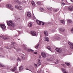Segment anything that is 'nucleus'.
Segmentation results:
<instances>
[{"label":"nucleus","instance_id":"1","mask_svg":"<svg viewBox=\"0 0 73 73\" xmlns=\"http://www.w3.org/2000/svg\"><path fill=\"white\" fill-rule=\"evenodd\" d=\"M7 24L8 25H9V26L12 27L13 28L14 27H15V24L14 23H13L11 21L8 22L7 23Z\"/></svg>","mask_w":73,"mask_h":73},{"label":"nucleus","instance_id":"2","mask_svg":"<svg viewBox=\"0 0 73 73\" xmlns=\"http://www.w3.org/2000/svg\"><path fill=\"white\" fill-rule=\"evenodd\" d=\"M15 8L17 9H19L20 10H21L23 9V7L20 6H19L17 5H16L15 6Z\"/></svg>","mask_w":73,"mask_h":73},{"label":"nucleus","instance_id":"3","mask_svg":"<svg viewBox=\"0 0 73 73\" xmlns=\"http://www.w3.org/2000/svg\"><path fill=\"white\" fill-rule=\"evenodd\" d=\"M55 50L58 53H61L62 52V49L60 48H56Z\"/></svg>","mask_w":73,"mask_h":73},{"label":"nucleus","instance_id":"4","mask_svg":"<svg viewBox=\"0 0 73 73\" xmlns=\"http://www.w3.org/2000/svg\"><path fill=\"white\" fill-rule=\"evenodd\" d=\"M0 27L2 29H4L6 27H5V26L3 24H0Z\"/></svg>","mask_w":73,"mask_h":73},{"label":"nucleus","instance_id":"5","mask_svg":"<svg viewBox=\"0 0 73 73\" xmlns=\"http://www.w3.org/2000/svg\"><path fill=\"white\" fill-rule=\"evenodd\" d=\"M26 15H27L28 17H31L32 16L31 13L27 11L26 12Z\"/></svg>","mask_w":73,"mask_h":73},{"label":"nucleus","instance_id":"6","mask_svg":"<svg viewBox=\"0 0 73 73\" xmlns=\"http://www.w3.org/2000/svg\"><path fill=\"white\" fill-rule=\"evenodd\" d=\"M41 54L42 57L44 58H45L46 57V54L44 52H42Z\"/></svg>","mask_w":73,"mask_h":73},{"label":"nucleus","instance_id":"7","mask_svg":"<svg viewBox=\"0 0 73 73\" xmlns=\"http://www.w3.org/2000/svg\"><path fill=\"white\" fill-rule=\"evenodd\" d=\"M68 9L70 11H73V7L72 6H70L68 8Z\"/></svg>","mask_w":73,"mask_h":73},{"label":"nucleus","instance_id":"8","mask_svg":"<svg viewBox=\"0 0 73 73\" xmlns=\"http://www.w3.org/2000/svg\"><path fill=\"white\" fill-rule=\"evenodd\" d=\"M20 19V18L18 17H16L15 18V22H18Z\"/></svg>","mask_w":73,"mask_h":73},{"label":"nucleus","instance_id":"9","mask_svg":"<svg viewBox=\"0 0 73 73\" xmlns=\"http://www.w3.org/2000/svg\"><path fill=\"white\" fill-rule=\"evenodd\" d=\"M31 33L33 36H36V33L33 31H32Z\"/></svg>","mask_w":73,"mask_h":73},{"label":"nucleus","instance_id":"10","mask_svg":"<svg viewBox=\"0 0 73 73\" xmlns=\"http://www.w3.org/2000/svg\"><path fill=\"white\" fill-rule=\"evenodd\" d=\"M68 44L69 45H71L70 48L71 49H73V44L71 42H68Z\"/></svg>","mask_w":73,"mask_h":73},{"label":"nucleus","instance_id":"11","mask_svg":"<svg viewBox=\"0 0 73 73\" xmlns=\"http://www.w3.org/2000/svg\"><path fill=\"white\" fill-rule=\"evenodd\" d=\"M62 70L63 73H68V71L65 70L64 68H62Z\"/></svg>","mask_w":73,"mask_h":73},{"label":"nucleus","instance_id":"12","mask_svg":"<svg viewBox=\"0 0 73 73\" xmlns=\"http://www.w3.org/2000/svg\"><path fill=\"white\" fill-rule=\"evenodd\" d=\"M3 38L4 40H8L9 38L7 36H3Z\"/></svg>","mask_w":73,"mask_h":73},{"label":"nucleus","instance_id":"13","mask_svg":"<svg viewBox=\"0 0 73 73\" xmlns=\"http://www.w3.org/2000/svg\"><path fill=\"white\" fill-rule=\"evenodd\" d=\"M54 39L58 40H60L61 38L58 36H56L54 38Z\"/></svg>","mask_w":73,"mask_h":73},{"label":"nucleus","instance_id":"14","mask_svg":"<svg viewBox=\"0 0 73 73\" xmlns=\"http://www.w3.org/2000/svg\"><path fill=\"white\" fill-rule=\"evenodd\" d=\"M67 21V23L68 24H70V23H72V21L69 19H66Z\"/></svg>","mask_w":73,"mask_h":73},{"label":"nucleus","instance_id":"15","mask_svg":"<svg viewBox=\"0 0 73 73\" xmlns=\"http://www.w3.org/2000/svg\"><path fill=\"white\" fill-rule=\"evenodd\" d=\"M37 4L38 5H40L42 4V2L41 1H39L36 2Z\"/></svg>","mask_w":73,"mask_h":73},{"label":"nucleus","instance_id":"16","mask_svg":"<svg viewBox=\"0 0 73 73\" xmlns=\"http://www.w3.org/2000/svg\"><path fill=\"white\" fill-rule=\"evenodd\" d=\"M44 34L46 36H48V33L47 32V31H45L44 32Z\"/></svg>","mask_w":73,"mask_h":73},{"label":"nucleus","instance_id":"17","mask_svg":"<svg viewBox=\"0 0 73 73\" xmlns=\"http://www.w3.org/2000/svg\"><path fill=\"white\" fill-rule=\"evenodd\" d=\"M60 23L62 24H64V25H65V21L63 20H60Z\"/></svg>","mask_w":73,"mask_h":73},{"label":"nucleus","instance_id":"18","mask_svg":"<svg viewBox=\"0 0 73 73\" xmlns=\"http://www.w3.org/2000/svg\"><path fill=\"white\" fill-rule=\"evenodd\" d=\"M31 4L33 7H35V2H34L33 1H32L31 2Z\"/></svg>","mask_w":73,"mask_h":73},{"label":"nucleus","instance_id":"19","mask_svg":"<svg viewBox=\"0 0 73 73\" xmlns=\"http://www.w3.org/2000/svg\"><path fill=\"white\" fill-rule=\"evenodd\" d=\"M45 40L46 41H49V38H48V37L46 36L45 37Z\"/></svg>","mask_w":73,"mask_h":73},{"label":"nucleus","instance_id":"20","mask_svg":"<svg viewBox=\"0 0 73 73\" xmlns=\"http://www.w3.org/2000/svg\"><path fill=\"white\" fill-rule=\"evenodd\" d=\"M60 31L61 32H64L65 31V29L64 28H61L60 29Z\"/></svg>","mask_w":73,"mask_h":73},{"label":"nucleus","instance_id":"21","mask_svg":"<svg viewBox=\"0 0 73 73\" xmlns=\"http://www.w3.org/2000/svg\"><path fill=\"white\" fill-rule=\"evenodd\" d=\"M30 69L31 70H34V67L32 66H30Z\"/></svg>","mask_w":73,"mask_h":73},{"label":"nucleus","instance_id":"22","mask_svg":"<svg viewBox=\"0 0 73 73\" xmlns=\"http://www.w3.org/2000/svg\"><path fill=\"white\" fill-rule=\"evenodd\" d=\"M10 70L11 71H15V70H16V68L14 67L13 68L11 69Z\"/></svg>","mask_w":73,"mask_h":73},{"label":"nucleus","instance_id":"23","mask_svg":"<svg viewBox=\"0 0 73 73\" xmlns=\"http://www.w3.org/2000/svg\"><path fill=\"white\" fill-rule=\"evenodd\" d=\"M28 26L29 27H32V23H30L28 25Z\"/></svg>","mask_w":73,"mask_h":73},{"label":"nucleus","instance_id":"24","mask_svg":"<svg viewBox=\"0 0 73 73\" xmlns=\"http://www.w3.org/2000/svg\"><path fill=\"white\" fill-rule=\"evenodd\" d=\"M36 21L37 23H38V25H40V23H41V21L39 20H36Z\"/></svg>","mask_w":73,"mask_h":73},{"label":"nucleus","instance_id":"25","mask_svg":"<svg viewBox=\"0 0 73 73\" xmlns=\"http://www.w3.org/2000/svg\"><path fill=\"white\" fill-rule=\"evenodd\" d=\"M10 9H11V10H13V7L12 6V5H11V7H10V8H9Z\"/></svg>","mask_w":73,"mask_h":73},{"label":"nucleus","instance_id":"26","mask_svg":"<svg viewBox=\"0 0 73 73\" xmlns=\"http://www.w3.org/2000/svg\"><path fill=\"white\" fill-rule=\"evenodd\" d=\"M39 45H40V44L38 43V44H37L36 46H35V48H36V49H37V48H38V46H39Z\"/></svg>","mask_w":73,"mask_h":73},{"label":"nucleus","instance_id":"27","mask_svg":"<svg viewBox=\"0 0 73 73\" xmlns=\"http://www.w3.org/2000/svg\"><path fill=\"white\" fill-rule=\"evenodd\" d=\"M23 67L22 66H21L19 67V70H23Z\"/></svg>","mask_w":73,"mask_h":73},{"label":"nucleus","instance_id":"28","mask_svg":"<svg viewBox=\"0 0 73 73\" xmlns=\"http://www.w3.org/2000/svg\"><path fill=\"white\" fill-rule=\"evenodd\" d=\"M46 48H47V49H48V50H49L51 51V48H50V46H48Z\"/></svg>","mask_w":73,"mask_h":73},{"label":"nucleus","instance_id":"29","mask_svg":"<svg viewBox=\"0 0 73 73\" xmlns=\"http://www.w3.org/2000/svg\"><path fill=\"white\" fill-rule=\"evenodd\" d=\"M11 5H9V4H7V8H10L11 6Z\"/></svg>","mask_w":73,"mask_h":73},{"label":"nucleus","instance_id":"30","mask_svg":"<svg viewBox=\"0 0 73 73\" xmlns=\"http://www.w3.org/2000/svg\"><path fill=\"white\" fill-rule=\"evenodd\" d=\"M39 25H44V23L42 22L41 21Z\"/></svg>","mask_w":73,"mask_h":73},{"label":"nucleus","instance_id":"31","mask_svg":"<svg viewBox=\"0 0 73 73\" xmlns=\"http://www.w3.org/2000/svg\"><path fill=\"white\" fill-rule=\"evenodd\" d=\"M39 9H40L41 11V12H43V11H44V9H42V8H41V7H40L39 8Z\"/></svg>","mask_w":73,"mask_h":73},{"label":"nucleus","instance_id":"32","mask_svg":"<svg viewBox=\"0 0 73 73\" xmlns=\"http://www.w3.org/2000/svg\"><path fill=\"white\" fill-rule=\"evenodd\" d=\"M65 64L66 65H67L68 66H69V65H70V63L67 62H66Z\"/></svg>","mask_w":73,"mask_h":73},{"label":"nucleus","instance_id":"33","mask_svg":"<svg viewBox=\"0 0 73 73\" xmlns=\"http://www.w3.org/2000/svg\"><path fill=\"white\" fill-rule=\"evenodd\" d=\"M26 57V56L25 55H23L22 57V58L23 59V60H24L25 58Z\"/></svg>","mask_w":73,"mask_h":73},{"label":"nucleus","instance_id":"34","mask_svg":"<svg viewBox=\"0 0 73 73\" xmlns=\"http://www.w3.org/2000/svg\"><path fill=\"white\" fill-rule=\"evenodd\" d=\"M53 11L54 12H57V9H54L53 10Z\"/></svg>","mask_w":73,"mask_h":73},{"label":"nucleus","instance_id":"35","mask_svg":"<svg viewBox=\"0 0 73 73\" xmlns=\"http://www.w3.org/2000/svg\"><path fill=\"white\" fill-rule=\"evenodd\" d=\"M41 65V63H40V62L38 61V62L37 63V65H38V66H40V65Z\"/></svg>","mask_w":73,"mask_h":73},{"label":"nucleus","instance_id":"36","mask_svg":"<svg viewBox=\"0 0 73 73\" xmlns=\"http://www.w3.org/2000/svg\"><path fill=\"white\" fill-rule=\"evenodd\" d=\"M14 46V45L11 44L10 45V48H13Z\"/></svg>","mask_w":73,"mask_h":73},{"label":"nucleus","instance_id":"37","mask_svg":"<svg viewBox=\"0 0 73 73\" xmlns=\"http://www.w3.org/2000/svg\"><path fill=\"white\" fill-rule=\"evenodd\" d=\"M47 9L49 11H51L52 10V8L50 7L47 8Z\"/></svg>","mask_w":73,"mask_h":73},{"label":"nucleus","instance_id":"38","mask_svg":"<svg viewBox=\"0 0 73 73\" xmlns=\"http://www.w3.org/2000/svg\"><path fill=\"white\" fill-rule=\"evenodd\" d=\"M0 66L1 67H4V65H3L1 63H0Z\"/></svg>","mask_w":73,"mask_h":73},{"label":"nucleus","instance_id":"39","mask_svg":"<svg viewBox=\"0 0 73 73\" xmlns=\"http://www.w3.org/2000/svg\"><path fill=\"white\" fill-rule=\"evenodd\" d=\"M71 33H73V29H71Z\"/></svg>","mask_w":73,"mask_h":73},{"label":"nucleus","instance_id":"40","mask_svg":"<svg viewBox=\"0 0 73 73\" xmlns=\"http://www.w3.org/2000/svg\"><path fill=\"white\" fill-rule=\"evenodd\" d=\"M16 2L17 3H19V4H20V3H21V2H20V1H16Z\"/></svg>","mask_w":73,"mask_h":73},{"label":"nucleus","instance_id":"41","mask_svg":"<svg viewBox=\"0 0 73 73\" xmlns=\"http://www.w3.org/2000/svg\"><path fill=\"white\" fill-rule=\"evenodd\" d=\"M21 61V59H20L19 58H18V59H17V61Z\"/></svg>","mask_w":73,"mask_h":73},{"label":"nucleus","instance_id":"42","mask_svg":"<svg viewBox=\"0 0 73 73\" xmlns=\"http://www.w3.org/2000/svg\"><path fill=\"white\" fill-rule=\"evenodd\" d=\"M54 64H58V60H57L56 61V62H54Z\"/></svg>","mask_w":73,"mask_h":73},{"label":"nucleus","instance_id":"43","mask_svg":"<svg viewBox=\"0 0 73 73\" xmlns=\"http://www.w3.org/2000/svg\"><path fill=\"white\" fill-rule=\"evenodd\" d=\"M11 43H12V44L13 45H14V44H15V43L14 42H11Z\"/></svg>","mask_w":73,"mask_h":73},{"label":"nucleus","instance_id":"44","mask_svg":"<svg viewBox=\"0 0 73 73\" xmlns=\"http://www.w3.org/2000/svg\"><path fill=\"white\" fill-rule=\"evenodd\" d=\"M30 51H31V52H33L34 50H33L30 49Z\"/></svg>","mask_w":73,"mask_h":73},{"label":"nucleus","instance_id":"45","mask_svg":"<svg viewBox=\"0 0 73 73\" xmlns=\"http://www.w3.org/2000/svg\"><path fill=\"white\" fill-rule=\"evenodd\" d=\"M26 3V2L25 1H22V3L23 4H24V3Z\"/></svg>","mask_w":73,"mask_h":73},{"label":"nucleus","instance_id":"46","mask_svg":"<svg viewBox=\"0 0 73 73\" xmlns=\"http://www.w3.org/2000/svg\"><path fill=\"white\" fill-rule=\"evenodd\" d=\"M62 65L63 66H65V65L64 64H62Z\"/></svg>","mask_w":73,"mask_h":73},{"label":"nucleus","instance_id":"47","mask_svg":"<svg viewBox=\"0 0 73 73\" xmlns=\"http://www.w3.org/2000/svg\"><path fill=\"white\" fill-rule=\"evenodd\" d=\"M7 49H9V48L8 47H5Z\"/></svg>","mask_w":73,"mask_h":73},{"label":"nucleus","instance_id":"48","mask_svg":"<svg viewBox=\"0 0 73 73\" xmlns=\"http://www.w3.org/2000/svg\"><path fill=\"white\" fill-rule=\"evenodd\" d=\"M41 71H40L39 70H38V73H41Z\"/></svg>","mask_w":73,"mask_h":73},{"label":"nucleus","instance_id":"49","mask_svg":"<svg viewBox=\"0 0 73 73\" xmlns=\"http://www.w3.org/2000/svg\"><path fill=\"white\" fill-rule=\"evenodd\" d=\"M19 34H21V32L20 31H19Z\"/></svg>","mask_w":73,"mask_h":73},{"label":"nucleus","instance_id":"50","mask_svg":"<svg viewBox=\"0 0 73 73\" xmlns=\"http://www.w3.org/2000/svg\"><path fill=\"white\" fill-rule=\"evenodd\" d=\"M3 36H1L0 37H2L3 38Z\"/></svg>","mask_w":73,"mask_h":73},{"label":"nucleus","instance_id":"51","mask_svg":"<svg viewBox=\"0 0 73 73\" xmlns=\"http://www.w3.org/2000/svg\"><path fill=\"white\" fill-rule=\"evenodd\" d=\"M34 53L35 54H37V52H34Z\"/></svg>","mask_w":73,"mask_h":73},{"label":"nucleus","instance_id":"52","mask_svg":"<svg viewBox=\"0 0 73 73\" xmlns=\"http://www.w3.org/2000/svg\"><path fill=\"white\" fill-rule=\"evenodd\" d=\"M54 29H53L52 30V31L53 32H54Z\"/></svg>","mask_w":73,"mask_h":73},{"label":"nucleus","instance_id":"53","mask_svg":"<svg viewBox=\"0 0 73 73\" xmlns=\"http://www.w3.org/2000/svg\"><path fill=\"white\" fill-rule=\"evenodd\" d=\"M62 4H63V5H65V4L64 3H62Z\"/></svg>","mask_w":73,"mask_h":73},{"label":"nucleus","instance_id":"54","mask_svg":"<svg viewBox=\"0 0 73 73\" xmlns=\"http://www.w3.org/2000/svg\"><path fill=\"white\" fill-rule=\"evenodd\" d=\"M35 66H37L38 65L37 64H35Z\"/></svg>","mask_w":73,"mask_h":73},{"label":"nucleus","instance_id":"55","mask_svg":"<svg viewBox=\"0 0 73 73\" xmlns=\"http://www.w3.org/2000/svg\"><path fill=\"white\" fill-rule=\"evenodd\" d=\"M27 70H30V71H31V70H29V69H27Z\"/></svg>","mask_w":73,"mask_h":73},{"label":"nucleus","instance_id":"56","mask_svg":"<svg viewBox=\"0 0 73 73\" xmlns=\"http://www.w3.org/2000/svg\"><path fill=\"white\" fill-rule=\"evenodd\" d=\"M72 2H73V0H70Z\"/></svg>","mask_w":73,"mask_h":73},{"label":"nucleus","instance_id":"57","mask_svg":"<svg viewBox=\"0 0 73 73\" xmlns=\"http://www.w3.org/2000/svg\"><path fill=\"white\" fill-rule=\"evenodd\" d=\"M13 48H14V49H16V48H15V47H14Z\"/></svg>","mask_w":73,"mask_h":73},{"label":"nucleus","instance_id":"58","mask_svg":"<svg viewBox=\"0 0 73 73\" xmlns=\"http://www.w3.org/2000/svg\"><path fill=\"white\" fill-rule=\"evenodd\" d=\"M64 0H61V1H63Z\"/></svg>","mask_w":73,"mask_h":73},{"label":"nucleus","instance_id":"59","mask_svg":"<svg viewBox=\"0 0 73 73\" xmlns=\"http://www.w3.org/2000/svg\"><path fill=\"white\" fill-rule=\"evenodd\" d=\"M1 56V55H0V57Z\"/></svg>","mask_w":73,"mask_h":73},{"label":"nucleus","instance_id":"60","mask_svg":"<svg viewBox=\"0 0 73 73\" xmlns=\"http://www.w3.org/2000/svg\"><path fill=\"white\" fill-rule=\"evenodd\" d=\"M39 58H40V56H39Z\"/></svg>","mask_w":73,"mask_h":73},{"label":"nucleus","instance_id":"61","mask_svg":"<svg viewBox=\"0 0 73 73\" xmlns=\"http://www.w3.org/2000/svg\"><path fill=\"white\" fill-rule=\"evenodd\" d=\"M0 1H1V0H0Z\"/></svg>","mask_w":73,"mask_h":73},{"label":"nucleus","instance_id":"62","mask_svg":"<svg viewBox=\"0 0 73 73\" xmlns=\"http://www.w3.org/2000/svg\"><path fill=\"white\" fill-rule=\"evenodd\" d=\"M24 44H23V46H24Z\"/></svg>","mask_w":73,"mask_h":73},{"label":"nucleus","instance_id":"63","mask_svg":"<svg viewBox=\"0 0 73 73\" xmlns=\"http://www.w3.org/2000/svg\"><path fill=\"white\" fill-rule=\"evenodd\" d=\"M18 40H19V39H18Z\"/></svg>","mask_w":73,"mask_h":73},{"label":"nucleus","instance_id":"64","mask_svg":"<svg viewBox=\"0 0 73 73\" xmlns=\"http://www.w3.org/2000/svg\"><path fill=\"white\" fill-rule=\"evenodd\" d=\"M48 60H49L48 59Z\"/></svg>","mask_w":73,"mask_h":73}]
</instances>
